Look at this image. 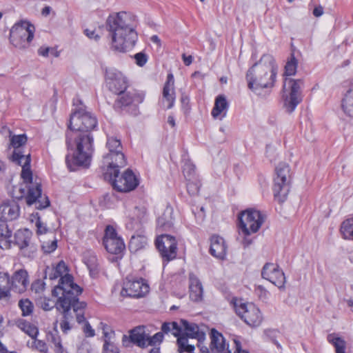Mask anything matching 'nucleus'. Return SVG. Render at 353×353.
Instances as JSON below:
<instances>
[{"instance_id": "1", "label": "nucleus", "mask_w": 353, "mask_h": 353, "mask_svg": "<svg viewBox=\"0 0 353 353\" xmlns=\"http://www.w3.org/2000/svg\"><path fill=\"white\" fill-rule=\"evenodd\" d=\"M97 128V117L87 111L85 107L75 108L70 114L65 132L68 150L74 151L72 155L65 157V163L70 171L90 166L94 151L92 132Z\"/></svg>"}, {"instance_id": "2", "label": "nucleus", "mask_w": 353, "mask_h": 353, "mask_svg": "<svg viewBox=\"0 0 353 353\" xmlns=\"http://www.w3.org/2000/svg\"><path fill=\"white\" fill-rule=\"evenodd\" d=\"M132 17L125 12L110 14L105 27L111 37V48L117 52H125L132 48L138 39Z\"/></svg>"}, {"instance_id": "3", "label": "nucleus", "mask_w": 353, "mask_h": 353, "mask_svg": "<svg viewBox=\"0 0 353 353\" xmlns=\"http://www.w3.org/2000/svg\"><path fill=\"white\" fill-rule=\"evenodd\" d=\"M277 72L278 65L274 57L269 54H263L246 73L248 88L259 95L261 89L273 88Z\"/></svg>"}, {"instance_id": "4", "label": "nucleus", "mask_w": 353, "mask_h": 353, "mask_svg": "<svg viewBox=\"0 0 353 353\" xmlns=\"http://www.w3.org/2000/svg\"><path fill=\"white\" fill-rule=\"evenodd\" d=\"M26 157L22 159L21 165H20L22 167L21 176L23 184L19 189L20 195L17 196V199L19 200L25 199L28 206L34 204L37 210L45 209L50 204L49 198L46 195H42L41 182L37 181V179L33 181L32 172L30 168V154L28 153Z\"/></svg>"}, {"instance_id": "5", "label": "nucleus", "mask_w": 353, "mask_h": 353, "mask_svg": "<svg viewBox=\"0 0 353 353\" xmlns=\"http://www.w3.org/2000/svg\"><path fill=\"white\" fill-rule=\"evenodd\" d=\"M82 288L74 282L73 276L66 273L59 279V283L52 290V296L56 298L57 309H85L87 303L80 301L79 296Z\"/></svg>"}, {"instance_id": "6", "label": "nucleus", "mask_w": 353, "mask_h": 353, "mask_svg": "<svg viewBox=\"0 0 353 353\" xmlns=\"http://www.w3.org/2000/svg\"><path fill=\"white\" fill-rule=\"evenodd\" d=\"M123 167L117 165L108 166L103 173V178L117 192H129L137 188L139 184V179L130 168L120 175V168Z\"/></svg>"}, {"instance_id": "7", "label": "nucleus", "mask_w": 353, "mask_h": 353, "mask_svg": "<svg viewBox=\"0 0 353 353\" xmlns=\"http://www.w3.org/2000/svg\"><path fill=\"white\" fill-rule=\"evenodd\" d=\"M290 166L285 163H280L275 169L272 192L274 200L279 203H283L286 201L290 190Z\"/></svg>"}, {"instance_id": "8", "label": "nucleus", "mask_w": 353, "mask_h": 353, "mask_svg": "<svg viewBox=\"0 0 353 353\" xmlns=\"http://www.w3.org/2000/svg\"><path fill=\"white\" fill-rule=\"evenodd\" d=\"M304 85L303 79L285 78L282 88L283 106L288 113L293 112L302 101L301 88Z\"/></svg>"}, {"instance_id": "9", "label": "nucleus", "mask_w": 353, "mask_h": 353, "mask_svg": "<svg viewBox=\"0 0 353 353\" xmlns=\"http://www.w3.org/2000/svg\"><path fill=\"white\" fill-rule=\"evenodd\" d=\"M238 220L242 234L250 236L259 231L265 221V217L259 210L250 208L239 213Z\"/></svg>"}, {"instance_id": "10", "label": "nucleus", "mask_w": 353, "mask_h": 353, "mask_svg": "<svg viewBox=\"0 0 353 353\" xmlns=\"http://www.w3.org/2000/svg\"><path fill=\"white\" fill-rule=\"evenodd\" d=\"M35 28L28 21H21L16 23L10 31L11 43L19 48L29 46L34 35Z\"/></svg>"}, {"instance_id": "11", "label": "nucleus", "mask_w": 353, "mask_h": 353, "mask_svg": "<svg viewBox=\"0 0 353 353\" xmlns=\"http://www.w3.org/2000/svg\"><path fill=\"white\" fill-rule=\"evenodd\" d=\"M118 97L115 100L113 108L118 112H123L127 108H132L134 114L138 111V105L143 103L145 99V93L137 90L123 91L117 94Z\"/></svg>"}, {"instance_id": "12", "label": "nucleus", "mask_w": 353, "mask_h": 353, "mask_svg": "<svg viewBox=\"0 0 353 353\" xmlns=\"http://www.w3.org/2000/svg\"><path fill=\"white\" fill-rule=\"evenodd\" d=\"M20 215V207L14 199L4 201L0 205V235L11 237L12 231L8 228V221L16 220Z\"/></svg>"}, {"instance_id": "13", "label": "nucleus", "mask_w": 353, "mask_h": 353, "mask_svg": "<svg viewBox=\"0 0 353 353\" xmlns=\"http://www.w3.org/2000/svg\"><path fill=\"white\" fill-rule=\"evenodd\" d=\"M106 148L108 152L103 156V164L108 166L117 165V166H125L127 159L123 152V146L120 139L115 137H108Z\"/></svg>"}, {"instance_id": "14", "label": "nucleus", "mask_w": 353, "mask_h": 353, "mask_svg": "<svg viewBox=\"0 0 353 353\" xmlns=\"http://www.w3.org/2000/svg\"><path fill=\"white\" fill-rule=\"evenodd\" d=\"M150 290L149 285L143 278L128 276L123 281L121 291L122 296L140 298L145 296Z\"/></svg>"}, {"instance_id": "15", "label": "nucleus", "mask_w": 353, "mask_h": 353, "mask_svg": "<svg viewBox=\"0 0 353 353\" xmlns=\"http://www.w3.org/2000/svg\"><path fill=\"white\" fill-rule=\"evenodd\" d=\"M103 245L106 251L112 254L122 256L125 250L123 238L119 235L117 230L112 225H108L105 228Z\"/></svg>"}, {"instance_id": "16", "label": "nucleus", "mask_w": 353, "mask_h": 353, "mask_svg": "<svg viewBox=\"0 0 353 353\" xmlns=\"http://www.w3.org/2000/svg\"><path fill=\"white\" fill-rule=\"evenodd\" d=\"M155 245L163 263H168L176 257L177 241L174 236L167 234L159 236L156 239Z\"/></svg>"}, {"instance_id": "17", "label": "nucleus", "mask_w": 353, "mask_h": 353, "mask_svg": "<svg viewBox=\"0 0 353 353\" xmlns=\"http://www.w3.org/2000/svg\"><path fill=\"white\" fill-rule=\"evenodd\" d=\"M105 83L108 90L114 94L125 91L129 87L128 78L115 68L105 70Z\"/></svg>"}, {"instance_id": "18", "label": "nucleus", "mask_w": 353, "mask_h": 353, "mask_svg": "<svg viewBox=\"0 0 353 353\" xmlns=\"http://www.w3.org/2000/svg\"><path fill=\"white\" fill-rule=\"evenodd\" d=\"M261 276L277 286L279 289L285 288V276L279 265L266 263L261 270Z\"/></svg>"}, {"instance_id": "19", "label": "nucleus", "mask_w": 353, "mask_h": 353, "mask_svg": "<svg viewBox=\"0 0 353 353\" xmlns=\"http://www.w3.org/2000/svg\"><path fill=\"white\" fill-rule=\"evenodd\" d=\"M45 289L46 283L40 279L34 280L30 285V291L32 295H34L37 299V306L40 307L41 309L57 308L55 300L42 296Z\"/></svg>"}, {"instance_id": "20", "label": "nucleus", "mask_w": 353, "mask_h": 353, "mask_svg": "<svg viewBox=\"0 0 353 353\" xmlns=\"http://www.w3.org/2000/svg\"><path fill=\"white\" fill-rule=\"evenodd\" d=\"M210 350L207 347L202 346L200 349L201 353H231L229 345L226 343L223 334L215 328L210 331Z\"/></svg>"}, {"instance_id": "21", "label": "nucleus", "mask_w": 353, "mask_h": 353, "mask_svg": "<svg viewBox=\"0 0 353 353\" xmlns=\"http://www.w3.org/2000/svg\"><path fill=\"white\" fill-rule=\"evenodd\" d=\"M12 292L17 294L24 293L29 285V274L25 269L15 271L10 276Z\"/></svg>"}, {"instance_id": "22", "label": "nucleus", "mask_w": 353, "mask_h": 353, "mask_svg": "<svg viewBox=\"0 0 353 353\" xmlns=\"http://www.w3.org/2000/svg\"><path fill=\"white\" fill-rule=\"evenodd\" d=\"M28 137L26 134L13 135L10 138V143L14 148V151L11 156V160L17 165H21V160L26 157L27 154H24L23 146L26 144Z\"/></svg>"}, {"instance_id": "23", "label": "nucleus", "mask_w": 353, "mask_h": 353, "mask_svg": "<svg viewBox=\"0 0 353 353\" xmlns=\"http://www.w3.org/2000/svg\"><path fill=\"white\" fill-rule=\"evenodd\" d=\"M131 342L137 346L144 348L147 347V336L143 327L137 326L130 331L129 337L124 334L122 337V343L128 346L127 342Z\"/></svg>"}, {"instance_id": "24", "label": "nucleus", "mask_w": 353, "mask_h": 353, "mask_svg": "<svg viewBox=\"0 0 353 353\" xmlns=\"http://www.w3.org/2000/svg\"><path fill=\"white\" fill-rule=\"evenodd\" d=\"M235 312L245 323L252 327H259L263 320L261 310H235Z\"/></svg>"}, {"instance_id": "25", "label": "nucleus", "mask_w": 353, "mask_h": 353, "mask_svg": "<svg viewBox=\"0 0 353 353\" xmlns=\"http://www.w3.org/2000/svg\"><path fill=\"white\" fill-rule=\"evenodd\" d=\"M190 298L195 302L201 301L203 299V288L198 276L193 272L188 274Z\"/></svg>"}, {"instance_id": "26", "label": "nucleus", "mask_w": 353, "mask_h": 353, "mask_svg": "<svg viewBox=\"0 0 353 353\" xmlns=\"http://www.w3.org/2000/svg\"><path fill=\"white\" fill-rule=\"evenodd\" d=\"M227 246L224 239L219 235L210 238V254L215 258L223 259L226 255Z\"/></svg>"}, {"instance_id": "27", "label": "nucleus", "mask_w": 353, "mask_h": 353, "mask_svg": "<svg viewBox=\"0 0 353 353\" xmlns=\"http://www.w3.org/2000/svg\"><path fill=\"white\" fill-rule=\"evenodd\" d=\"M174 79L172 73L167 76V79L164 83L163 88V99L167 102V109H170L174 106L175 101V92H174Z\"/></svg>"}, {"instance_id": "28", "label": "nucleus", "mask_w": 353, "mask_h": 353, "mask_svg": "<svg viewBox=\"0 0 353 353\" xmlns=\"http://www.w3.org/2000/svg\"><path fill=\"white\" fill-rule=\"evenodd\" d=\"M11 281L8 272H0V300L9 301L11 298Z\"/></svg>"}, {"instance_id": "29", "label": "nucleus", "mask_w": 353, "mask_h": 353, "mask_svg": "<svg viewBox=\"0 0 353 353\" xmlns=\"http://www.w3.org/2000/svg\"><path fill=\"white\" fill-rule=\"evenodd\" d=\"M32 236V232L27 229H21L14 233V243L17 245L20 250L27 248L30 243Z\"/></svg>"}, {"instance_id": "30", "label": "nucleus", "mask_w": 353, "mask_h": 353, "mask_svg": "<svg viewBox=\"0 0 353 353\" xmlns=\"http://www.w3.org/2000/svg\"><path fill=\"white\" fill-rule=\"evenodd\" d=\"M83 262L89 270L90 274L94 277L100 271L99 264L96 254L93 252L88 251L83 254Z\"/></svg>"}, {"instance_id": "31", "label": "nucleus", "mask_w": 353, "mask_h": 353, "mask_svg": "<svg viewBox=\"0 0 353 353\" xmlns=\"http://www.w3.org/2000/svg\"><path fill=\"white\" fill-rule=\"evenodd\" d=\"M181 323L185 331L183 334L189 338L197 339L199 342H200L202 339H204V333L199 331V327L196 323H189L185 319H181Z\"/></svg>"}, {"instance_id": "32", "label": "nucleus", "mask_w": 353, "mask_h": 353, "mask_svg": "<svg viewBox=\"0 0 353 353\" xmlns=\"http://www.w3.org/2000/svg\"><path fill=\"white\" fill-rule=\"evenodd\" d=\"M261 338L265 342H270L273 343L276 347L282 350V345L279 341V339L282 338V334L279 329L276 328H266L263 331Z\"/></svg>"}, {"instance_id": "33", "label": "nucleus", "mask_w": 353, "mask_h": 353, "mask_svg": "<svg viewBox=\"0 0 353 353\" xmlns=\"http://www.w3.org/2000/svg\"><path fill=\"white\" fill-rule=\"evenodd\" d=\"M61 314V318L60 320H57V323L59 322L62 332L68 334L74 327L75 321L71 314V310H63Z\"/></svg>"}, {"instance_id": "34", "label": "nucleus", "mask_w": 353, "mask_h": 353, "mask_svg": "<svg viewBox=\"0 0 353 353\" xmlns=\"http://www.w3.org/2000/svg\"><path fill=\"white\" fill-rule=\"evenodd\" d=\"M16 325L30 336L32 339H35L39 334V330L37 326L30 323L23 319H19L15 322Z\"/></svg>"}, {"instance_id": "35", "label": "nucleus", "mask_w": 353, "mask_h": 353, "mask_svg": "<svg viewBox=\"0 0 353 353\" xmlns=\"http://www.w3.org/2000/svg\"><path fill=\"white\" fill-rule=\"evenodd\" d=\"M229 107L228 103L224 95L221 94L216 97L214 106L212 110V116L214 118L218 117L224 111H227Z\"/></svg>"}, {"instance_id": "36", "label": "nucleus", "mask_w": 353, "mask_h": 353, "mask_svg": "<svg viewBox=\"0 0 353 353\" xmlns=\"http://www.w3.org/2000/svg\"><path fill=\"white\" fill-rule=\"evenodd\" d=\"M327 341L335 347L336 353H345L346 342L335 334H330L327 336Z\"/></svg>"}, {"instance_id": "37", "label": "nucleus", "mask_w": 353, "mask_h": 353, "mask_svg": "<svg viewBox=\"0 0 353 353\" xmlns=\"http://www.w3.org/2000/svg\"><path fill=\"white\" fill-rule=\"evenodd\" d=\"M342 108L345 114L353 118V90H349L342 101Z\"/></svg>"}, {"instance_id": "38", "label": "nucleus", "mask_w": 353, "mask_h": 353, "mask_svg": "<svg viewBox=\"0 0 353 353\" xmlns=\"http://www.w3.org/2000/svg\"><path fill=\"white\" fill-rule=\"evenodd\" d=\"M182 172L185 180L199 178L196 172V166L190 160H187L184 162Z\"/></svg>"}, {"instance_id": "39", "label": "nucleus", "mask_w": 353, "mask_h": 353, "mask_svg": "<svg viewBox=\"0 0 353 353\" xmlns=\"http://www.w3.org/2000/svg\"><path fill=\"white\" fill-rule=\"evenodd\" d=\"M298 67V61L295 57L294 53L292 52L290 57L288 58L284 68V76H293L296 74Z\"/></svg>"}, {"instance_id": "40", "label": "nucleus", "mask_w": 353, "mask_h": 353, "mask_svg": "<svg viewBox=\"0 0 353 353\" xmlns=\"http://www.w3.org/2000/svg\"><path fill=\"white\" fill-rule=\"evenodd\" d=\"M340 231L345 239L353 240V218L343 221Z\"/></svg>"}, {"instance_id": "41", "label": "nucleus", "mask_w": 353, "mask_h": 353, "mask_svg": "<svg viewBox=\"0 0 353 353\" xmlns=\"http://www.w3.org/2000/svg\"><path fill=\"white\" fill-rule=\"evenodd\" d=\"M187 192L190 196H196L199 194L201 183L199 178L185 180Z\"/></svg>"}, {"instance_id": "42", "label": "nucleus", "mask_w": 353, "mask_h": 353, "mask_svg": "<svg viewBox=\"0 0 353 353\" xmlns=\"http://www.w3.org/2000/svg\"><path fill=\"white\" fill-rule=\"evenodd\" d=\"M104 343L102 353H120V350L117 344L110 341L108 333H104Z\"/></svg>"}, {"instance_id": "43", "label": "nucleus", "mask_w": 353, "mask_h": 353, "mask_svg": "<svg viewBox=\"0 0 353 353\" xmlns=\"http://www.w3.org/2000/svg\"><path fill=\"white\" fill-rule=\"evenodd\" d=\"M147 244L146 239L143 236H132L130 243L129 248L131 250L137 251L140 249L143 248Z\"/></svg>"}, {"instance_id": "44", "label": "nucleus", "mask_w": 353, "mask_h": 353, "mask_svg": "<svg viewBox=\"0 0 353 353\" xmlns=\"http://www.w3.org/2000/svg\"><path fill=\"white\" fill-rule=\"evenodd\" d=\"M157 226L164 231H170L174 227L172 218L168 219L165 213L157 219Z\"/></svg>"}, {"instance_id": "45", "label": "nucleus", "mask_w": 353, "mask_h": 353, "mask_svg": "<svg viewBox=\"0 0 353 353\" xmlns=\"http://www.w3.org/2000/svg\"><path fill=\"white\" fill-rule=\"evenodd\" d=\"M228 301L230 302V305L234 307V309H247L249 305V303L245 299L242 298H238L236 296H232L230 299H228Z\"/></svg>"}, {"instance_id": "46", "label": "nucleus", "mask_w": 353, "mask_h": 353, "mask_svg": "<svg viewBox=\"0 0 353 353\" xmlns=\"http://www.w3.org/2000/svg\"><path fill=\"white\" fill-rule=\"evenodd\" d=\"M163 334L161 332H159L154 334L152 337L147 336V346L154 345L157 343H160L163 341Z\"/></svg>"}, {"instance_id": "47", "label": "nucleus", "mask_w": 353, "mask_h": 353, "mask_svg": "<svg viewBox=\"0 0 353 353\" xmlns=\"http://www.w3.org/2000/svg\"><path fill=\"white\" fill-rule=\"evenodd\" d=\"M47 276H48L49 279H50V280H55L59 277L61 278V276L56 271V269L54 266L53 267L46 266V268H45V270H44V279H46Z\"/></svg>"}, {"instance_id": "48", "label": "nucleus", "mask_w": 353, "mask_h": 353, "mask_svg": "<svg viewBox=\"0 0 353 353\" xmlns=\"http://www.w3.org/2000/svg\"><path fill=\"white\" fill-rule=\"evenodd\" d=\"M134 58L135 59L136 64L140 67L145 65L148 59V55L143 52L135 54L134 55Z\"/></svg>"}, {"instance_id": "49", "label": "nucleus", "mask_w": 353, "mask_h": 353, "mask_svg": "<svg viewBox=\"0 0 353 353\" xmlns=\"http://www.w3.org/2000/svg\"><path fill=\"white\" fill-rule=\"evenodd\" d=\"M57 248V241L55 239L52 241L46 242L42 245L43 251L46 253H51L54 252Z\"/></svg>"}, {"instance_id": "50", "label": "nucleus", "mask_w": 353, "mask_h": 353, "mask_svg": "<svg viewBox=\"0 0 353 353\" xmlns=\"http://www.w3.org/2000/svg\"><path fill=\"white\" fill-rule=\"evenodd\" d=\"M56 269V271L61 276H63L64 274H65L68 272V268L64 261H59L56 266H54Z\"/></svg>"}, {"instance_id": "51", "label": "nucleus", "mask_w": 353, "mask_h": 353, "mask_svg": "<svg viewBox=\"0 0 353 353\" xmlns=\"http://www.w3.org/2000/svg\"><path fill=\"white\" fill-rule=\"evenodd\" d=\"M83 332L86 337H93L95 335V331L88 321H85L83 327Z\"/></svg>"}, {"instance_id": "52", "label": "nucleus", "mask_w": 353, "mask_h": 353, "mask_svg": "<svg viewBox=\"0 0 353 353\" xmlns=\"http://www.w3.org/2000/svg\"><path fill=\"white\" fill-rule=\"evenodd\" d=\"M176 337H177V345L179 347L178 350L179 352L181 350L183 349L186 344H188V338L189 337L183 333H181L180 335L176 336Z\"/></svg>"}, {"instance_id": "53", "label": "nucleus", "mask_w": 353, "mask_h": 353, "mask_svg": "<svg viewBox=\"0 0 353 353\" xmlns=\"http://www.w3.org/2000/svg\"><path fill=\"white\" fill-rule=\"evenodd\" d=\"M78 310H71V314L74 316L75 323L77 322L79 324L85 323L88 321L83 314L77 313Z\"/></svg>"}, {"instance_id": "54", "label": "nucleus", "mask_w": 353, "mask_h": 353, "mask_svg": "<svg viewBox=\"0 0 353 353\" xmlns=\"http://www.w3.org/2000/svg\"><path fill=\"white\" fill-rule=\"evenodd\" d=\"M84 34L90 39L94 40L95 41H98L101 37L99 34H97L94 30L85 29Z\"/></svg>"}, {"instance_id": "55", "label": "nucleus", "mask_w": 353, "mask_h": 353, "mask_svg": "<svg viewBox=\"0 0 353 353\" xmlns=\"http://www.w3.org/2000/svg\"><path fill=\"white\" fill-rule=\"evenodd\" d=\"M20 309H33L34 305L28 299H21L18 304Z\"/></svg>"}, {"instance_id": "56", "label": "nucleus", "mask_w": 353, "mask_h": 353, "mask_svg": "<svg viewBox=\"0 0 353 353\" xmlns=\"http://www.w3.org/2000/svg\"><path fill=\"white\" fill-rule=\"evenodd\" d=\"M256 292L261 299L265 300L268 299L269 292L263 286H258Z\"/></svg>"}, {"instance_id": "57", "label": "nucleus", "mask_w": 353, "mask_h": 353, "mask_svg": "<svg viewBox=\"0 0 353 353\" xmlns=\"http://www.w3.org/2000/svg\"><path fill=\"white\" fill-rule=\"evenodd\" d=\"M183 329L176 322H172L171 331L174 336L180 335L183 331Z\"/></svg>"}, {"instance_id": "58", "label": "nucleus", "mask_w": 353, "mask_h": 353, "mask_svg": "<svg viewBox=\"0 0 353 353\" xmlns=\"http://www.w3.org/2000/svg\"><path fill=\"white\" fill-rule=\"evenodd\" d=\"M36 226L37 228V234H42L47 232L48 229L47 228L43 225V223L41 222L40 218H38V219L36 221Z\"/></svg>"}, {"instance_id": "59", "label": "nucleus", "mask_w": 353, "mask_h": 353, "mask_svg": "<svg viewBox=\"0 0 353 353\" xmlns=\"http://www.w3.org/2000/svg\"><path fill=\"white\" fill-rule=\"evenodd\" d=\"M34 344L37 350H39L41 352L45 351L46 349V343L41 340H37V338L34 339Z\"/></svg>"}, {"instance_id": "60", "label": "nucleus", "mask_w": 353, "mask_h": 353, "mask_svg": "<svg viewBox=\"0 0 353 353\" xmlns=\"http://www.w3.org/2000/svg\"><path fill=\"white\" fill-rule=\"evenodd\" d=\"M181 102L183 108H189L190 97L185 93H182Z\"/></svg>"}, {"instance_id": "61", "label": "nucleus", "mask_w": 353, "mask_h": 353, "mask_svg": "<svg viewBox=\"0 0 353 353\" xmlns=\"http://www.w3.org/2000/svg\"><path fill=\"white\" fill-rule=\"evenodd\" d=\"M53 341L56 347V352L57 353H62L63 352V347L61 345V339L59 338L56 339L55 337H52Z\"/></svg>"}, {"instance_id": "62", "label": "nucleus", "mask_w": 353, "mask_h": 353, "mask_svg": "<svg viewBox=\"0 0 353 353\" xmlns=\"http://www.w3.org/2000/svg\"><path fill=\"white\" fill-rule=\"evenodd\" d=\"M50 50H52V48L49 47H41L38 50V54L42 57H48L49 55V52Z\"/></svg>"}, {"instance_id": "63", "label": "nucleus", "mask_w": 353, "mask_h": 353, "mask_svg": "<svg viewBox=\"0 0 353 353\" xmlns=\"http://www.w3.org/2000/svg\"><path fill=\"white\" fill-rule=\"evenodd\" d=\"M0 237L1 238L0 239V248H8L10 246V241H8V239L10 237H6L0 235Z\"/></svg>"}, {"instance_id": "64", "label": "nucleus", "mask_w": 353, "mask_h": 353, "mask_svg": "<svg viewBox=\"0 0 353 353\" xmlns=\"http://www.w3.org/2000/svg\"><path fill=\"white\" fill-rule=\"evenodd\" d=\"M172 322H164L161 326V332L163 334H168L171 332Z\"/></svg>"}]
</instances>
